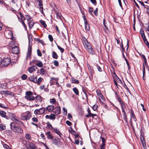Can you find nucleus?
I'll return each mask as SVG.
<instances>
[{"label": "nucleus", "mask_w": 149, "mask_h": 149, "mask_svg": "<svg viewBox=\"0 0 149 149\" xmlns=\"http://www.w3.org/2000/svg\"><path fill=\"white\" fill-rule=\"evenodd\" d=\"M10 126L11 129L15 133L19 134H22L23 133L22 128L19 126H16L14 122L11 123Z\"/></svg>", "instance_id": "f257e3e1"}, {"label": "nucleus", "mask_w": 149, "mask_h": 149, "mask_svg": "<svg viewBox=\"0 0 149 149\" xmlns=\"http://www.w3.org/2000/svg\"><path fill=\"white\" fill-rule=\"evenodd\" d=\"M0 66H6L9 65L11 62V59L10 58L6 57L4 58L3 60L0 57Z\"/></svg>", "instance_id": "f03ea898"}, {"label": "nucleus", "mask_w": 149, "mask_h": 149, "mask_svg": "<svg viewBox=\"0 0 149 149\" xmlns=\"http://www.w3.org/2000/svg\"><path fill=\"white\" fill-rule=\"evenodd\" d=\"M33 95V93L31 91H27L26 92V96L25 97L28 100L32 101L35 99V97Z\"/></svg>", "instance_id": "7ed1b4c3"}, {"label": "nucleus", "mask_w": 149, "mask_h": 149, "mask_svg": "<svg viewBox=\"0 0 149 149\" xmlns=\"http://www.w3.org/2000/svg\"><path fill=\"white\" fill-rule=\"evenodd\" d=\"M26 146L27 149H38V147L34 143L29 141L26 142Z\"/></svg>", "instance_id": "20e7f679"}, {"label": "nucleus", "mask_w": 149, "mask_h": 149, "mask_svg": "<svg viewBox=\"0 0 149 149\" xmlns=\"http://www.w3.org/2000/svg\"><path fill=\"white\" fill-rule=\"evenodd\" d=\"M27 115L25 116H22L21 117L23 120H29L31 117V113L29 111L27 112Z\"/></svg>", "instance_id": "39448f33"}, {"label": "nucleus", "mask_w": 149, "mask_h": 149, "mask_svg": "<svg viewBox=\"0 0 149 149\" xmlns=\"http://www.w3.org/2000/svg\"><path fill=\"white\" fill-rule=\"evenodd\" d=\"M83 43L86 50L88 48H91V47L90 44L88 42L86 38L84 37V41L83 42Z\"/></svg>", "instance_id": "423d86ee"}, {"label": "nucleus", "mask_w": 149, "mask_h": 149, "mask_svg": "<svg viewBox=\"0 0 149 149\" xmlns=\"http://www.w3.org/2000/svg\"><path fill=\"white\" fill-rule=\"evenodd\" d=\"M32 51V47L31 46H30L29 44V46L28 48V50L27 53V55L26 56V58H28V57H30L31 56V53Z\"/></svg>", "instance_id": "0eeeda50"}, {"label": "nucleus", "mask_w": 149, "mask_h": 149, "mask_svg": "<svg viewBox=\"0 0 149 149\" xmlns=\"http://www.w3.org/2000/svg\"><path fill=\"white\" fill-rule=\"evenodd\" d=\"M28 79L31 81H32L34 83H37V77L35 76L34 75L30 76L28 78Z\"/></svg>", "instance_id": "6e6552de"}, {"label": "nucleus", "mask_w": 149, "mask_h": 149, "mask_svg": "<svg viewBox=\"0 0 149 149\" xmlns=\"http://www.w3.org/2000/svg\"><path fill=\"white\" fill-rule=\"evenodd\" d=\"M11 51L13 53L17 54L19 53V48L15 46L12 48Z\"/></svg>", "instance_id": "1a4fd4ad"}, {"label": "nucleus", "mask_w": 149, "mask_h": 149, "mask_svg": "<svg viewBox=\"0 0 149 149\" xmlns=\"http://www.w3.org/2000/svg\"><path fill=\"white\" fill-rule=\"evenodd\" d=\"M61 110L60 107H57L55 108L54 112L56 115H57L61 113Z\"/></svg>", "instance_id": "9d476101"}, {"label": "nucleus", "mask_w": 149, "mask_h": 149, "mask_svg": "<svg viewBox=\"0 0 149 149\" xmlns=\"http://www.w3.org/2000/svg\"><path fill=\"white\" fill-rule=\"evenodd\" d=\"M60 142V141H58L56 139H54L52 140V143L54 145L58 146V147H59L60 146L59 143Z\"/></svg>", "instance_id": "9b49d317"}, {"label": "nucleus", "mask_w": 149, "mask_h": 149, "mask_svg": "<svg viewBox=\"0 0 149 149\" xmlns=\"http://www.w3.org/2000/svg\"><path fill=\"white\" fill-rule=\"evenodd\" d=\"M37 68L35 65H33L29 68V71L30 73H32Z\"/></svg>", "instance_id": "f8f14e48"}, {"label": "nucleus", "mask_w": 149, "mask_h": 149, "mask_svg": "<svg viewBox=\"0 0 149 149\" xmlns=\"http://www.w3.org/2000/svg\"><path fill=\"white\" fill-rule=\"evenodd\" d=\"M54 109V106L52 105L48 106L46 108V110L49 112H51Z\"/></svg>", "instance_id": "ddd939ff"}, {"label": "nucleus", "mask_w": 149, "mask_h": 149, "mask_svg": "<svg viewBox=\"0 0 149 149\" xmlns=\"http://www.w3.org/2000/svg\"><path fill=\"white\" fill-rule=\"evenodd\" d=\"M88 52L90 54H94L95 53V52L93 50V49L91 47V48H89L87 49Z\"/></svg>", "instance_id": "4468645a"}, {"label": "nucleus", "mask_w": 149, "mask_h": 149, "mask_svg": "<svg viewBox=\"0 0 149 149\" xmlns=\"http://www.w3.org/2000/svg\"><path fill=\"white\" fill-rule=\"evenodd\" d=\"M25 17L26 19L29 22L32 21L33 20V18L29 15H25Z\"/></svg>", "instance_id": "2eb2a0df"}, {"label": "nucleus", "mask_w": 149, "mask_h": 149, "mask_svg": "<svg viewBox=\"0 0 149 149\" xmlns=\"http://www.w3.org/2000/svg\"><path fill=\"white\" fill-rule=\"evenodd\" d=\"M11 119L14 122H15V123L17 121V120L19 119L17 118V117L15 115H13L11 116Z\"/></svg>", "instance_id": "dca6fc26"}, {"label": "nucleus", "mask_w": 149, "mask_h": 149, "mask_svg": "<svg viewBox=\"0 0 149 149\" xmlns=\"http://www.w3.org/2000/svg\"><path fill=\"white\" fill-rule=\"evenodd\" d=\"M85 29L86 31H88L90 30V26L88 23H84Z\"/></svg>", "instance_id": "f3484780"}, {"label": "nucleus", "mask_w": 149, "mask_h": 149, "mask_svg": "<svg viewBox=\"0 0 149 149\" xmlns=\"http://www.w3.org/2000/svg\"><path fill=\"white\" fill-rule=\"evenodd\" d=\"M46 135H47V138L49 139H53V136L52 135L50 134V132H48L46 133Z\"/></svg>", "instance_id": "a211bd4d"}, {"label": "nucleus", "mask_w": 149, "mask_h": 149, "mask_svg": "<svg viewBox=\"0 0 149 149\" xmlns=\"http://www.w3.org/2000/svg\"><path fill=\"white\" fill-rule=\"evenodd\" d=\"M45 109H46L44 107H42L39 109V113H40V114H43L45 111Z\"/></svg>", "instance_id": "6ab92c4d"}, {"label": "nucleus", "mask_w": 149, "mask_h": 149, "mask_svg": "<svg viewBox=\"0 0 149 149\" xmlns=\"http://www.w3.org/2000/svg\"><path fill=\"white\" fill-rule=\"evenodd\" d=\"M73 91L75 94L77 95H79V91L76 87H74L73 88Z\"/></svg>", "instance_id": "aec40b11"}, {"label": "nucleus", "mask_w": 149, "mask_h": 149, "mask_svg": "<svg viewBox=\"0 0 149 149\" xmlns=\"http://www.w3.org/2000/svg\"><path fill=\"white\" fill-rule=\"evenodd\" d=\"M143 79L144 80H145V79L144 78V76L145 75V68L144 64V63L143 65Z\"/></svg>", "instance_id": "412c9836"}, {"label": "nucleus", "mask_w": 149, "mask_h": 149, "mask_svg": "<svg viewBox=\"0 0 149 149\" xmlns=\"http://www.w3.org/2000/svg\"><path fill=\"white\" fill-rule=\"evenodd\" d=\"M52 57L55 59H57L58 57L57 53L54 51H53L52 53Z\"/></svg>", "instance_id": "4be33fe9"}, {"label": "nucleus", "mask_w": 149, "mask_h": 149, "mask_svg": "<svg viewBox=\"0 0 149 149\" xmlns=\"http://www.w3.org/2000/svg\"><path fill=\"white\" fill-rule=\"evenodd\" d=\"M39 22L41 24V25H42L44 28H46L47 26V24L45 23V21L42 20H40Z\"/></svg>", "instance_id": "5701e85b"}, {"label": "nucleus", "mask_w": 149, "mask_h": 149, "mask_svg": "<svg viewBox=\"0 0 149 149\" xmlns=\"http://www.w3.org/2000/svg\"><path fill=\"white\" fill-rule=\"evenodd\" d=\"M35 98V99L36 98L37 101L38 102H41L42 98L40 96L38 95Z\"/></svg>", "instance_id": "b1692460"}, {"label": "nucleus", "mask_w": 149, "mask_h": 149, "mask_svg": "<svg viewBox=\"0 0 149 149\" xmlns=\"http://www.w3.org/2000/svg\"><path fill=\"white\" fill-rule=\"evenodd\" d=\"M131 112L132 118L135 121H136V119L135 117V116L132 109H131Z\"/></svg>", "instance_id": "393cba45"}, {"label": "nucleus", "mask_w": 149, "mask_h": 149, "mask_svg": "<svg viewBox=\"0 0 149 149\" xmlns=\"http://www.w3.org/2000/svg\"><path fill=\"white\" fill-rule=\"evenodd\" d=\"M52 132H55L57 134H61V132L58 130L56 128H53Z\"/></svg>", "instance_id": "a878e982"}, {"label": "nucleus", "mask_w": 149, "mask_h": 149, "mask_svg": "<svg viewBox=\"0 0 149 149\" xmlns=\"http://www.w3.org/2000/svg\"><path fill=\"white\" fill-rule=\"evenodd\" d=\"M123 119L125 120L126 123H127L128 122L127 121V115L126 113H123Z\"/></svg>", "instance_id": "bb28decb"}, {"label": "nucleus", "mask_w": 149, "mask_h": 149, "mask_svg": "<svg viewBox=\"0 0 149 149\" xmlns=\"http://www.w3.org/2000/svg\"><path fill=\"white\" fill-rule=\"evenodd\" d=\"M28 23L29 24V28H32L34 25V23L32 21Z\"/></svg>", "instance_id": "cd10ccee"}, {"label": "nucleus", "mask_w": 149, "mask_h": 149, "mask_svg": "<svg viewBox=\"0 0 149 149\" xmlns=\"http://www.w3.org/2000/svg\"><path fill=\"white\" fill-rule=\"evenodd\" d=\"M116 96L118 101L120 103H121V102H123L122 99L120 97L119 95L117 94V93L116 92L115 93Z\"/></svg>", "instance_id": "c85d7f7f"}, {"label": "nucleus", "mask_w": 149, "mask_h": 149, "mask_svg": "<svg viewBox=\"0 0 149 149\" xmlns=\"http://www.w3.org/2000/svg\"><path fill=\"white\" fill-rule=\"evenodd\" d=\"M55 13L57 17L58 18L60 19L61 20L62 19L61 18V14L58 13L57 11H56Z\"/></svg>", "instance_id": "c756f323"}, {"label": "nucleus", "mask_w": 149, "mask_h": 149, "mask_svg": "<svg viewBox=\"0 0 149 149\" xmlns=\"http://www.w3.org/2000/svg\"><path fill=\"white\" fill-rule=\"evenodd\" d=\"M143 41L146 45L148 47L149 49V43L148 41L146 38L143 39Z\"/></svg>", "instance_id": "7c9ffc66"}, {"label": "nucleus", "mask_w": 149, "mask_h": 149, "mask_svg": "<svg viewBox=\"0 0 149 149\" xmlns=\"http://www.w3.org/2000/svg\"><path fill=\"white\" fill-rule=\"evenodd\" d=\"M25 138L29 140H31V139L30 134L27 133L26 134Z\"/></svg>", "instance_id": "2f4dec72"}, {"label": "nucleus", "mask_w": 149, "mask_h": 149, "mask_svg": "<svg viewBox=\"0 0 149 149\" xmlns=\"http://www.w3.org/2000/svg\"><path fill=\"white\" fill-rule=\"evenodd\" d=\"M1 92L2 94H6L8 95H10V92L7 91H1Z\"/></svg>", "instance_id": "473e14b6"}, {"label": "nucleus", "mask_w": 149, "mask_h": 149, "mask_svg": "<svg viewBox=\"0 0 149 149\" xmlns=\"http://www.w3.org/2000/svg\"><path fill=\"white\" fill-rule=\"evenodd\" d=\"M36 65L37 66L39 67H42L43 66V65L42 62L41 61H39L38 63H37Z\"/></svg>", "instance_id": "72a5a7b5"}, {"label": "nucleus", "mask_w": 149, "mask_h": 149, "mask_svg": "<svg viewBox=\"0 0 149 149\" xmlns=\"http://www.w3.org/2000/svg\"><path fill=\"white\" fill-rule=\"evenodd\" d=\"M45 72V70L44 69L42 68L40 70V73L42 75H43Z\"/></svg>", "instance_id": "f704fd0d"}, {"label": "nucleus", "mask_w": 149, "mask_h": 149, "mask_svg": "<svg viewBox=\"0 0 149 149\" xmlns=\"http://www.w3.org/2000/svg\"><path fill=\"white\" fill-rule=\"evenodd\" d=\"M72 82L73 83L77 84H78L79 83V80L74 79V78L72 79Z\"/></svg>", "instance_id": "c9c22d12"}, {"label": "nucleus", "mask_w": 149, "mask_h": 149, "mask_svg": "<svg viewBox=\"0 0 149 149\" xmlns=\"http://www.w3.org/2000/svg\"><path fill=\"white\" fill-rule=\"evenodd\" d=\"M43 80V79L41 77L39 78L38 80L37 79V84L39 85L41 83Z\"/></svg>", "instance_id": "e433bc0d"}, {"label": "nucleus", "mask_w": 149, "mask_h": 149, "mask_svg": "<svg viewBox=\"0 0 149 149\" xmlns=\"http://www.w3.org/2000/svg\"><path fill=\"white\" fill-rule=\"evenodd\" d=\"M1 115L3 117H5L6 115V113L5 111H1L0 112Z\"/></svg>", "instance_id": "4c0bfd02"}, {"label": "nucleus", "mask_w": 149, "mask_h": 149, "mask_svg": "<svg viewBox=\"0 0 149 149\" xmlns=\"http://www.w3.org/2000/svg\"><path fill=\"white\" fill-rule=\"evenodd\" d=\"M50 119L51 120H54L56 118V116L54 114L51 113L50 115Z\"/></svg>", "instance_id": "58836bf2"}, {"label": "nucleus", "mask_w": 149, "mask_h": 149, "mask_svg": "<svg viewBox=\"0 0 149 149\" xmlns=\"http://www.w3.org/2000/svg\"><path fill=\"white\" fill-rule=\"evenodd\" d=\"M6 129V127L1 124H0V131H2Z\"/></svg>", "instance_id": "ea45409f"}, {"label": "nucleus", "mask_w": 149, "mask_h": 149, "mask_svg": "<svg viewBox=\"0 0 149 149\" xmlns=\"http://www.w3.org/2000/svg\"><path fill=\"white\" fill-rule=\"evenodd\" d=\"M16 123L18 125H20L21 124H22L24 126V123L22 122L19 119L18 120H17V121L16 122Z\"/></svg>", "instance_id": "a19ab883"}, {"label": "nucleus", "mask_w": 149, "mask_h": 149, "mask_svg": "<svg viewBox=\"0 0 149 149\" xmlns=\"http://www.w3.org/2000/svg\"><path fill=\"white\" fill-rule=\"evenodd\" d=\"M88 115H86L85 116L87 118H89L90 117V114H91L92 113H91V111L89 108L88 109Z\"/></svg>", "instance_id": "79ce46f5"}, {"label": "nucleus", "mask_w": 149, "mask_h": 149, "mask_svg": "<svg viewBox=\"0 0 149 149\" xmlns=\"http://www.w3.org/2000/svg\"><path fill=\"white\" fill-rule=\"evenodd\" d=\"M54 65L56 67H57L59 65L58 62L56 60H54L53 61Z\"/></svg>", "instance_id": "37998d69"}, {"label": "nucleus", "mask_w": 149, "mask_h": 149, "mask_svg": "<svg viewBox=\"0 0 149 149\" xmlns=\"http://www.w3.org/2000/svg\"><path fill=\"white\" fill-rule=\"evenodd\" d=\"M57 47L58 48V49L60 50V51L61 53H63V52H64V49L63 48L59 46L58 45H57Z\"/></svg>", "instance_id": "c03bdc74"}, {"label": "nucleus", "mask_w": 149, "mask_h": 149, "mask_svg": "<svg viewBox=\"0 0 149 149\" xmlns=\"http://www.w3.org/2000/svg\"><path fill=\"white\" fill-rule=\"evenodd\" d=\"M37 54L39 56H41L42 54L40 50L39 49H38L37 50Z\"/></svg>", "instance_id": "a18cd8bd"}, {"label": "nucleus", "mask_w": 149, "mask_h": 149, "mask_svg": "<svg viewBox=\"0 0 149 149\" xmlns=\"http://www.w3.org/2000/svg\"><path fill=\"white\" fill-rule=\"evenodd\" d=\"M3 146L5 149H11V148L6 144H4Z\"/></svg>", "instance_id": "49530a36"}, {"label": "nucleus", "mask_w": 149, "mask_h": 149, "mask_svg": "<svg viewBox=\"0 0 149 149\" xmlns=\"http://www.w3.org/2000/svg\"><path fill=\"white\" fill-rule=\"evenodd\" d=\"M27 78V76L25 74H23L21 77V78L23 80H25Z\"/></svg>", "instance_id": "de8ad7c7"}, {"label": "nucleus", "mask_w": 149, "mask_h": 149, "mask_svg": "<svg viewBox=\"0 0 149 149\" xmlns=\"http://www.w3.org/2000/svg\"><path fill=\"white\" fill-rule=\"evenodd\" d=\"M39 8H42V0H40L39 2Z\"/></svg>", "instance_id": "09e8293b"}, {"label": "nucleus", "mask_w": 149, "mask_h": 149, "mask_svg": "<svg viewBox=\"0 0 149 149\" xmlns=\"http://www.w3.org/2000/svg\"><path fill=\"white\" fill-rule=\"evenodd\" d=\"M48 38L51 42H52L53 40V38L52 36L51 35H48Z\"/></svg>", "instance_id": "8fccbe9b"}, {"label": "nucleus", "mask_w": 149, "mask_h": 149, "mask_svg": "<svg viewBox=\"0 0 149 149\" xmlns=\"http://www.w3.org/2000/svg\"><path fill=\"white\" fill-rule=\"evenodd\" d=\"M34 113L35 114H38L40 115V113H39V110L38 109H36L34 111Z\"/></svg>", "instance_id": "3c124183"}, {"label": "nucleus", "mask_w": 149, "mask_h": 149, "mask_svg": "<svg viewBox=\"0 0 149 149\" xmlns=\"http://www.w3.org/2000/svg\"><path fill=\"white\" fill-rule=\"evenodd\" d=\"M98 107V105L96 104H94L93 107V109L95 111H96Z\"/></svg>", "instance_id": "603ef678"}, {"label": "nucleus", "mask_w": 149, "mask_h": 149, "mask_svg": "<svg viewBox=\"0 0 149 149\" xmlns=\"http://www.w3.org/2000/svg\"><path fill=\"white\" fill-rule=\"evenodd\" d=\"M56 102V100L54 99H52L50 100V102L51 104H54Z\"/></svg>", "instance_id": "864d4df0"}, {"label": "nucleus", "mask_w": 149, "mask_h": 149, "mask_svg": "<svg viewBox=\"0 0 149 149\" xmlns=\"http://www.w3.org/2000/svg\"><path fill=\"white\" fill-rule=\"evenodd\" d=\"M21 22H22V24H23V26L25 28V29L26 30H27V28L26 26V25L24 23V22L21 19Z\"/></svg>", "instance_id": "5fc2aeb1"}, {"label": "nucleus", "mask_w": 149, "mask_h": 149, "mask_svg": "<svg viewBox=\"0 0 149 149\" xmlns=\"http://www.w3.org/2000/svg\"><path fill=\"white\" fill-rule=\"evenodd\" d=\"M32 120L35 123H37L38 121V119L36 117H33L32 118Z\"/></svg>", "instance_id": "6e6d98bb"}, {"label": "nucleus", "mask_w": 149, "mask_h": 149, "mask_svg": "<svg viewBox=\"0 0 149 149\" xmlns=\"http://www.w3.org/2000/svg\"><path fill=\"white\" fill-rule=\"evenodd\" d=\"M47 124H48L47 125V127L49 129H51L52 128V125L49 124V122H48L47 123Z\"/></svg>", "instance_id": "4d7b16f0"}, {"label": "nucleus", "mask_w": 149, "mask_h": 149, "mask_svg": "<svg viewBox=\"0 0 149 149\" xmlns=\"http://www.w3.org/2000/svg\"><path fill=\"white\" fill-rule=\"evenodd\" d=\"M98 9L97 8H96L94 12V14L96 16H97L98 15Z\"/></svg>", "instance_id": "13d9d810"}, {"label": "nucleus", "mask_w": 149, "mask_h": 149, "mask_svg": "<svg viewBox=\"0 0 149 149\" xmlns=\"http://www.w3.org/2000/svg\"><path fill=\"white\" fill-rule=\"evenodd\" d=\"M140 139L141 141V142H144L145 141V139L143 136L142 135H141L140 136ZM143 143V142H142Z\"/></svg>", "instance_id": "bf43d9fd"}, {"label": "nucleus", "mask_w": 149, "mask_h": 149, "mask_svg": "<svg viewBox=\"0 0 149 149\" xmlns=\"http://www.w3.org/2000/svg\"><path fill=\"white\" fill-rule=\"evenodd\" d=\"M141 37H142L143 40L146 38V36L145 35L144 33H141Z\"/></svg>", "instance_id": "052dcab7"}, {"label": "nucleus", "mask_w": 149, "mask_h": 149, "mask_svg": "<svg viewBox=\"0 0 149 149\" xmlns=\"http://www.w3.org/2000/svg\"><path fill=\"white\" fill-rule=\"evenodd\" d=\"M96 67L98 70L99 72H102V70L100 67L97 64L96 65Z\"/></svg>", "instance_id": "680f3d73"}, {"label": "nucleus", "mask_w": 149, "mask_h": 149, "mask_svg": "<svg viewBox=\"0 0 149 149\" xmlns=\"http://www.w3.org/2000/svg\"><path fill=\"white\" fill-rule=\"evenodd\" d=\"M122 48V52L123 53V52H125V49L123 47V42H121V45L120 46Z\"/></svg>", "instance_id": "e2e57ef3"}, {"label": "nucleus", "mask_w": 149, "mask_h": 149, "mask_svg": "<svg viewBox=\"0 0 149 149\" xmlns=\"http://www.w3.org/2000/svg\"><path fill=\"white\" fill-rule=\"evenodd\" d=\"M69 126H70L72 125V123L69 120H67L65 122Z\"/></svg>", "instance_id": "0e129e2a"}, {"label": "nucleus", "mask_w": 149, "mask_h": 149, "mask_svg": "<svg viewBox=\"0 0 149 149\" xmlns=\"http://www.w3.org/2000/svg\"><path fill=\"white\" fill-rule=\"evenodd\" d=\"M63 110L64 112V114L66 115L67 114V110L64 107H63Z\"/></svg>", "instance_id": "69168bd1"}, {"label": "nucleus", "mask_w": 149, "mask_h": 149, "mask_svg": "<svg viewBox=\"0 0 149 149\" xmlns=\"http://www.w3.org/2000/svg\"><path fill=\"white\" fill-rule=\"evenodd\" d=\"M124 87L129 92H130V91L129 89V88L127 87L126 84L124 83Z\"/></svg>", "instance_id": "338daca9"}, {"label": "nucleus", "mask_w": 149, "mask_h": 149, "mask_svg": "<svg viewBox=\"0 0 149 149\" xmlns=\"http://www.w3.org/2000/svg\"><path fill=\"white\" fill-rule=\"evenodd\" d=\"M90 1L93 4L96 5L97 2L96 0H90Z\"/></svg>", "instance_id": "774afa93"}]
</instances>
